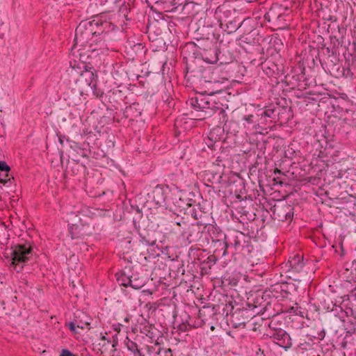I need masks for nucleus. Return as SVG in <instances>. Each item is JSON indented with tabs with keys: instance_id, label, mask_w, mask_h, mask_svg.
Wrapping results in <instances>:
<instances>
[{
	"instance_id": "f257e3e1",
	"label": "nucleus",
	"mask_w": 356,
	"mask_h": 356,
	"mask_svg": "<svg viewBox=\"0 0 356 356\" xmlns=\"http://www.w3.org/2000/svg\"><path fill=\"white\" fill-rule=\"evenodd\" d=\"M186 104L197 112L195 117L200 120L210 118L216 112L218 113L220 120L222 118L225 120L226 118L224 109L217 106V104L211 101L208 96L200 95L198 97H192L187 101Z\"/></svg>"
},
{
	"instance_id": "4c0bfd02",
	"label": "nucleus",
	"mask_w": 356,
	"mask_h": 356,
	"mask_svg": "<svg viewBox=\"0 0 356 356\" xmlns=\"http://www.w3.org/2000/svg\"><path fill=\"white\" fill-rule=\"evenodd\" d=\"M126 6H129V7L132 8V10L134 8V0H128L127 3H125Z\"/></svg>"
},
{
	"instance_id": "de8ad7c7",
	"label": "nucleus",
	"mask_w": 356,
	"mask_h": 356,
	"mask_svg": "<svg viewBox=\"0 0 356 356\" xmlns=\"http://www.w3.org/2000/svg\"><path fill=\"white\" fill-rule=\"evenodd\" d=\"M117 345H118V341H113V345H112V346H113V348H115V346H116Z\"/></svg>"
},
{
	"instance_id": "4be33fe9",
	"label": "nucleus",
	"mask_w": 356,
	"mask_h": 356,
	"mask_svg": "<svg viewBox=\"0 0 356 356\" xmlns=\"http://www.w3.org/2000/svg\"><path fill=\"white\" fill-rule=\"evenodd\" d=\"M140 236V242L145 245H154L156 243V239L153 236H151L149 234H143L142 233L139 234Z\"/></svg>"
},
{
	"instance_id": "0eeeda50",
	"label": "nucleus",
	"mask_w": 356,
	"mask_h": 356,
	"mask_svg": "<svg viewBox=\"0 0 356 356\" xmlns=\"http://www.w3.org/2000/svg\"><path fill=\"white\" fill-rule=\"evenodd\" d=\"M32 248L29 243L17 244L15 245L12 252V264L17 265L24 263L29 260V255L31 253Z\"/></svg>"
},
{
	"instance_id": "473e14b6",
	"label": "nucleus",
	"mask_w": 356,
	"mask_h": 356,
	"mask_svg": "<svg viewBox=\"0 0 356 356\" xmlns=\"http://www.w3.org/2000/svg\"><path fill=\"white\" fill-rule=\"evenodd\" d=\"M68 327L69 329L72 331V332H75L76 331V327H77V324H76V319L74 318V320L72 322H70L69 324H68Z\"/></svg>"
},
{
	"instance_id": "6e6552de",
	"label": "nucleus",
	"mask_w": 356,
	"mask_h": 356,
	"mask_svg": "<svg viewBox=\"0 0 356 356\" xmlns=\"http://www.w3.org/2000/svg\"><path fill=\"white\" fill-rule=\"evenodd\" d=\"M108 26L102 27L100 30V35L97 34V38H95L90 43H89L88 51L91 52H97V54H104L108 49V45L106 42V35L105 29Z\"/></svg>"
},
{
	"instance_id": "864d4df0",
	"label": "nucleus",
	"mask_w": 356,
	"mask_h": 356,
	"mask_svg": "<svg viewBox=\"0 0 356 356\" xmlns=\"http://www.w3.org/2000/svg\"><path fill=\"white\" fill-rule=\"evenodd\" d=\"M194 218H195V220H197V217L196 216V215H195V216H194Z\"/></svg>"
},
{
	"instance_id": "c03bdc74",
	"label": "nucleus",
	"mask_w": 356,
	"mask_h": 356,
	"mask_svg": "<svg viewBox=\"0 0 356 356\" xmlns=\"http://www.w3.org/2000/svg\"><path fill=\"white\" fill-rule=\"evenodd\" d=\"M170 177L171 180L177 181L175 179V175L174 174H172Z\"/></svg>"
},
{
	"instance_id": "2eb2a0df",
	"label": "nucleus",
	"mask_w": 356,
	"mask_h": 356,
	"mask_svg": "<svg viewBox=\"0 0 356 356\" xmlns=\"http://www.w3.org/2000/svg\"><path fill=\"white\" fill-rule=\"evenodd\" d=\"M10 171V166L3 161H0V183L4 186H8L13 177H8V172Z\"/></svg>"
},
{
	"instance_id": "2f4dec72",
	"label": "nucleus",
	"mask_w": 356,
	"mask_h": 356,
	"mask_svg": "<svg viewBox=\"0 0 356 356\" xmlns=\"http://www.w3.org/2000/svg\"><path fill=\"white\" fill-rule=\"evenodd\" d=\"M274 112H275L274 109L268 108V109H266V110L263 111L260 113V115L261 118H264L265 119L267 118H273Z\"/></svg>"
},
{
	"instance_id": "f03ea898",
	"label": "nucleus",
	"mask_w": 356,
	"mask_h": 356,
	"mask_svg": "<svg viewBox=\"0 0 356 356\" xmlns=\"http://www.w3.org/2000/svg\"><path fill=\"white\" fill-rule=\"evenodd\" d=\"M111 26L108 22H102L99 19H93L90 22H81L75 30L74 42L76 46L89 47V43L97 38V34L100 35V32L95 30L99 26Z\"/></svg>"
},
{
	"instance_id": "4468645a",
	"label": "nucleus",
	"mask_w": 356,
	"mask_h": 356,
	"mask_svg": "<svg viewBox=\"0 0 356 356\" xmlns=\"http://www.w3.org/2000/svg\"><path fill=\"white\" fill-rule=\"evenodd\" d=\"M171 223L173 226H176V227L173 228L175 231L183 236V234L187 230L191 222L184 217L177 216Z\"/></svg>"
},
{
	"instance_id": "9b49d317",
	"label": "nucleus",
	"mask_w": 356,
	"mask_h": 356,
	"mask_svg": "<svg viewBox=\"0 0 356 356\" xmlns=\"http://www.w3.org/2000/svg\"><path fill=\"white\" fill-rule=\"evenodd\" d=\"M304 266L303 257L298 254L290 257L288 262L286 264V267L288 268L287 271L292 273L302 272Z\"/></svg>"
},
{
	"instance_id": "393cba45",
	"label": "nucleus",
	"mask_w": 356,
	"mask_h": 356,
	"mask_svg": "<svg viewBox=\"0 0 356 356\" xmlns=\"http://www.w3.org/2000/svg\"><path fill=\"white\" fill-rule=\"evenodd\" d=\"M240 314V312L237 313L235 312L231 316V323L232 324V327L234 328H238V327H245V321H238V316Z\"/></svg>"
},
{
	"instance_id": "20e7f679",
	"label": "nucleus",
	"mask_w": 356,
	"mask_h": 356,
	"mask_svg": "<svg viewBox=\"0 0 356 356\" xmlns=\"http://www.w3.org/2000/svg\"><path fill=\"white\" fill-rule=\"evenodd\" d=\"M80 60L81 62L78 63L77 65H76V61L74 62V65L70 63L71 72L72 73L74 71L76 74H80L82 77L85 78L87 85L92 89L95 90L97 80V74L95 71L90 70L92 67L86 64V61L83 60V56L81 54H80Z\"/></svg>"
},
{
	"instance_id": "58836bf2",
	"label": "nucleus",
	"mask_w": 356,
	"mask_h": 356,
	"mask_svg": "<svg viewBox=\"0 0 356 356\" xmlns=\"http://www.w3.org/2000/svg\"><path fill=\"white\" fill-rule=\"evenodd\" d=\"M326 51L327 53L328 54V55L330 56V54H335V50L334 49H330V47H327L326 48Z\"/></svg>"
},
{
	"instance_id": "412c9836",
	"label": "nucleus",
	"mask_w": 356,
	"mask_h": 356,
	"mask_svg": "<svg viewBox=\"0 0 356 356\" xmlns=\"http://www.w3.org/2000/svg\"><path fill=\"white\" fill-rule=\"evenodd\" d=\"M216 314L214 311V307L209 306H204L201 309L199 310L198 316L201 318L202 322H205L207 321L206 316L207 314H212L214 315Z\"/></svg>"
},
{
	"instance_id": "7c9ffc66",
	"label": "nucleus",
	"mask_w": 356,
	"mask_h": 356,
	"mask_svg": "<svg viewBox=\"0 0 356 356\" xmlns=\"http://www.w3.org/2000/svg\"><path fill=\"white\" fill-rule=\"evenodd\" d=\"M140 332L141 333L145 334L147 337H151V335L153 334L151 331L152 330V325H144L140 324Z\"/></svg>"
},
{
	"instance_id": "ddd939ff",
	"label": "nucleus",
	"mask_w": 356,
	"mask_h": 356,
	"mask_svg": "<svg viewBox=\"0 0 356 356\" xmlns=\"http://www.w3.org/2000/svg\"><path fill=\"white\" fill-rule=\"evenodd\" d=\"M153 200L156 204L163 206L165 204V189L161 185H157L152 191Z\"/></svg>"
},
{
	"instance_id": "cd10ccee",
	"label": "nucleus",
	"mask_w": 356,
	"mask_h": 356,
	"mask_svg": "<svg viewBox=\"0 0 356 356\" xmlns=\"http://www.w3.org/2000/svg\"><path fill=\"white\" fill-rule=\"evenodd\" d=\"M188 318H190V316H187L186 318L185 319V321L178 325L177 331L184 332L191 330L193 326L188 323Z\"/></svg>"
},
{
	"instance_id": "423d86ee",
	"label": "nucleus",
	"mask_w": 356,
	"mask_h": 356,
	"mask_svg": "<svg viewBox=\"0 0 356 356\" xmlns=\"http://www.w3.org/2000/svg\"><path fill=\"white\" fill-rule=\"evenodd\" d=\"M204 224L200 222H191L187 230L184 232L182 237L188 243H197L202 237L205 230Z\"/></svg>"
},
{
	"instance_id": "37998d69",
	"label": "nucleus",
	"mask_w": 356,
	"mask_h": 356,
	"mask_svg": "<svg viewBox=\"0 0 356 356\" xmlns=\"http://www.w3.org/2000/svg\"><path fill=\"white\" fill-rule=\"evenodd\" d=\"M352 65H353V67L356 68V58L353 61Z\"/></svg>"
},
{
	"instance_id": "dca6fc26",
	"label": "nucleus",
	"mask_w": 356,
	"mask_h": 356,
	"mask_svg": "<svg viewBox=\"0 0 356 356\" xmlns=\"http://www.w3.org/2000/svg\"><path fill=\"white\" fill-rule=\"evenodd\" d=\"M115 276L120 285L125 287L129 286L131 267H125L122 271L117 273Z\"/></svg>"
},
{
	"instance_id": "49530a36",
	"label": "nucleus",
	"mask_w": 356,
	"mask_h": 356,
	"mask_svg": "<svg viewBox=\"0 0 356 356\" xmlns=\"http://www.w3.org/2000/svg\"><path fill=\"white\" fill-rule=\"evenodd\" d=\"M102 340L107 341L108 343H110L111 341L106 339L105 336L102 337Z\"/></svg>"
},
{
	"instance_id": "72a5a7b5",
	"label": "nucleus",
	"mask_w": 356,
	"mask_h": 356,
	"mask_svg": "<svg viewBox=\"0 0 356 356\" xmlns=\"http://www.w3.org/2000/svg\"><path fill=\"white\" fill-rule=\"evenodd\" d=\"M60 356H75L72 352L67 349H63Z\"/></svg>"
},
{
	"instance_id": "8fccbe9b",
	"label": "nucleus",
	"mask_w": 356,
	"mask_h": 356,
	"mask_svg": "<svg viewBox=\"0 0 356 356\" xmlns=\"http://www.w3.org/2000/svg\"><path fill=\"white\" fill-rule=\"evenodd\" d=\"M340 309H341V313H345L346 316H348L347 312H343L341 307H340Z\"/></svg>"
},
{
	"instance_id": "9d476101",
	"label": "nucleus",
	"mask_w": 356,
	"mask_h": 356,
	"mask_svg": "<svg viewBox=\"0 0 356 356\" xmlns=\"http://www.w3.org/2000/svg\"><path fill=\"white\" fill-rule=\"evenodd\" d=\"M204 227L213 243H220V244L222 243L224 246L225 245L227 235L219 227L212 224H207L204 225Z\"/></svg>"
},
{
	"instance_id": "ea45409f",
	"label": "nucleus",
	"mask_w": 356,
	"mask_h": 356,
	"mask_svg": "<svg viewBox=\"0 0 356 356\" xmlns=\"http://www.w3.org/2000/svg\"><path fill=\"white\" fill-rule=\"evenodd\" d=\"M99 5H104L108 0H95Z\"/></svg>"
},
{
	"instance_id": "c85d7f7f",
	"label": "nucleus",
	"mask_w": 356,
	"mask_h": 356,
	"mask_svg": "<svg viewBox=\"0 0 356 356\" xmlns=\"http://www.w3.org/2000/svg\"><path fill=\"white\" fill-rule=\"evenodd\" d=\"M84 318H85V320H82V319H80L79 317H77V316L75 317L78 328H81V329H86V328L89 329L90 328L89 325H90V323L87 321L88 319V317L84 316Z\"/></svg>"
},
{
	"instance_id": "a211bd4d",
	"label": "nucleus",
	"mask_w": 356,
	"mask_h": 356,
	"mask_svg": "<svg viewBox=\"0 0 356 356\" xmlns=\"http://www.w3.org/2000/svg\"><path fill=\"white\" fill-rule=\"evenodd\" d=\"M195 47L198 49V55H200V51H207L209 48L213 47L214 43L213 40L209 38H202L197 40V43L195 42Z\"/></svg>"
},
{
	"instance_id": "bb28decb",
	"label": "nucleus",
	"mask_w": 356,
	"mask_h": 356,
	"mask_svg": "<svg viewBox=\"0 0 356 356\" xmlns=\"http://www.w3.org/2000/svg\"><path fill=\"white\" fill-rule=\"evenodd\" d=\"M217 259L214 255H210L207 257V260H204L202 263V270H204L207 268V265H208L209 268H211V266L214 265L216 263Z\"/></svg>"
},
{
	"instance_id": "e433bc0d",
	"label": "nucleus",
	"mask_w": 356,
	"mask_h": 356,
	"mask_svg": "<svg viewBox=\"0 0 356 356\" xmlns=\"http://www.w3.org/2000/svg\"><path fill=\"white\" fill-rule=\"evenodd\" d=\"M253 118L254 116L252 115H250L248 116H245L244 120L247 121L249 124H251L253 122Z\"/></svg>"
},
{
	"instance_id": "a18cd8bd",
	"label": "nucleus",
	"mask_w": 356,
	"mask_h": 356,
	"mask_svg": "<svg viewBox=\"0 0 356 356\" xmlns=\"http://www.w3.org/2000/svg\"><path fill=\"white\" fill-rule=\"evenodd\" d=\"M58 140H59V143H60V144H62V145L63 144V138H62L61 136H60V137L58 138Z\"/></svg>"
},
{
	"instance_id": "603ef678",
	"label": "nucleus",
	"mask_w": 356,
	"mask_h": 356,
	"mask_svg": "<svg viewBox=\"0 0 356 356\" xmlns=\"http://www.w3.org/2000/svg\"><path fill=\"white\" fill-rule=\"evenodd\" d=\"M211 330H214V326H211Z\"/></svg>"
},
{
	"instance_id": "3c124183",
	"label": "nucleus",
	"mask_w": 356,
	"mask_h": 356,
	"mask_svg": "<svg viewBox=\"0 0 356 356\" xmlns=\"http://www.w3.org/2000/svg\"><path fill=\"white\" fill-rule=\"evenodd\" d=\"M271 323H273V327H275V323H273V321H271L269 324H271Z\"/></svg>"
},
{
	"instance_id": "39448f33",
	"label": "nucleus",
	"mask_w": 356,
	"mask_h": 356,
	"mask_svg": "<svg viewBox=\"0 0 356 356\" xmlns=\"http://www.w3.org/2000/svg\"><path fill=\"white\" fill-rule=\"evenodd\" d=\"M269 328L270 329L269 337L275 343L286 350L291 347V337L284 330L273 327V323L269 324Z\"/></svg>"
},
{
	"instance_id": "b1692460",
	"label": "nucleus",
	"mask_w": 356,
	"mask_h": 356,
	"mask_svg": "<svg viewBox=\"0 0 356 356\" xmlns=\"http://www.w3.org/2000/svg\"><path fill=\"white\" fill-rule=\"evenodd\" d=\"M132 11V8L129 7V6H126V3H124L119 9V14L123 16L127 20H131V17H129V14Z\"/></svg>"
},
{
	"instance_id": "a19ab883",
	"label": "nucleus",
	"mask_w": 356,
	"mask_h": 356,
	"mask_svg": "<svg viewBox=\"0 0 356 356\" xmlns=\"http://www.w3.org/2000/svg\"><path fill=\"white\" fill-rule=\"evenodd\" d=\"M352 268L356 271V259L352 262Z\"/></svg>"
},
{
	"instance_id": "09e8293b",
	"label": "nucleus",
	"mask_w": 356,
	"mask_h": 356,
	"mask_svg": "<svg viewBox=\"0 0 356 356\" xmlns=\"http://www.w3.org/2000/svg\"><path fill=\"white\" fill-rule=\"evenodd\" d=\"M156 350H157V349H155V350L152 349L151 353H149V354L151 355V354L155 353L156 355Z\"/></svg>"
},
{
	"instance_id": "5701e85b",
	"label": "nucleus",
	"mask_w": 356,
	"mask_h": 356,
	"mask_svg": "<svg viewBox=\"0 0 356 356\" xmlns=\"http://www.w3.org/2000/svg\"><path fill=\"white\" fill-rule=\"evenodd\" d=\"M69 232L72 239L80 238L83 235L78 225H69Z\"/></svg>"
},
{
	"instance_id": "c756f323",
	"label": "nucleus",
	"mask_w": 356,
	"mask_h": 356,
	"mask_svg": "<svg viewBox=\"0 0 356 356\" xmlns=\"http://www.w3.org/2000/svg\"><path fill=\"white\" fill-rule=\"evenodd\" d=\"M348 323H349L350 325H347L346 328L347 332L349 334L354 333L356 330V318L348 320Z\"/></svg>"
},
{
	"instance_id": "79ce46f5",
	"label": "nucleus",
	"mask_w": 356,
	"mask_h": 356,
	"mask_svg": "<svg viewBox=\"0 0 356 356\" xmlns=\"http://www.w3.org/2000/svg\"><path fill=\"white\" fill-rule=\"evenodd\" d=\"M274 174H275V175H281V174H282V172H281V170H279V169H277H277H275V170L274 171Z\"/></svg>"
},
{
	"instance_id": "c9c22d12",
	"label": "nucleus",
	"mask_w": 356,
	"mask_h": 356,
	"mask_svg": "<svg viewBox=\"0 0 356 356\" xmlns=\"http://www.w3.org/2000/svg\"><path fill=\"white\" fill-rule=\"evenodd\" d=\"M307 356H321V355L315 350H310L307 353Z\"/></svg>"
},
{
	"instance_id": "aec40b11",
	"label": "nucleus",
	"mask_w": 356,
	"mask_h": 356,
	"mask_svg": "<svg viewBox=\"0 0 356 356\" xmlns=\"http://www.w3.org/2000/svg\"><path fill=\"white\" fill-rule=\"evenodd\" d=\"M152 349H157L156 355L158 356H172V352L170 348H161L158 343H155L154 346L147 347V351L149 353H151Z\"/></svg>"
},
{
	"instance_id": "f3484780",
	"label": "nucleus",
	"mask_w": 356,
	"mask_h": 356,
	"mask_svg": "<svg viewBox=\"0 0 356 356\" xmlns=\"http://www.w3.org/2000/svg\"><path fill=\"white\" fill-rule=\"evenodd\" d=\"M181 54L184 58L191 59L199 58L198 49L195 47L193 42L186 43L182 49Z\"/></svg>"
},
{
	"instance_id": "6ab92c4d",
	"label": "nucleus",
	"mask_w": 356,
	"mask_h": 356,
	"mask_svg": "<svg viewBox=\"0 0 356 356\" xmlns=\"http://www.w3.org/2000/svg\"><path fill=\"white\" fill-rule=\"evenodd\" d=\"M124 343L128 350L130 351L134 356H145L142 353L141 349L139 348L138 345L136 342L130 340L129 338H127Z\"/></svg>"
},
{
	"instance_id": "1a4fd4ad",
	"label": "nucleus",
	"mask_w": 356,
	"mask_h": 356,
	"mask_svg": "<svg viewBox=\"0 0 356 356\" xmlns=\"http://www.w3.org/2000/svg\"><path fill=\"white\" fill-rule=\"evenodd\" d=\"M220 53L216 46L213 44V47L209 48L207 51H200L199 58L210 64L217 63L218 62H219V65L228 63V61L223 60L220 57Z\"/></svg>"
},
{
	"instance_id": "7ed1b4c3",
	"label": "nucleus",
	"mask_w": 356,
	"mask_h": 356,
	"mask_svg": "<svg viewBox=\"0 0 356 356\" xmlns=\"http://www.w3.org/2000/svg\"><path fill=\"white\" fill-rule=\"evenodd\" d=\"M223 255L227 254L229 248L235 253H240L244 257H249L253 251L251 238L241 232L234 230L227 235Z\"/></svg>"
},
{
	"instance_id": "a878e982",
	"label": "nucleus",
	"mask_w": 356,
	"mask_h": 356,
	"mask_svg": "<svg viewBox=\"0 0 356 356\" xmlns=\"http://www.w3.org/2000/svg\"><path fill=\"white\" fill-rule=\"evenodd\" d=\"M219 132H221L220 127H216V128L212 129L209 132V134L208 136L209 140H211V142H214V143L218 141L220 139V136H218Z\"/></svg>"
},
{
	"instance_id": "f704fd0d",
	"label": "nucleus",
	"mask_w": 356,
	"mask_h": 356,
	"mask_svg": "<svg viewBox=\"0 0 356 356\" xmlns=\"http://www.w3.org/2000/svg\"><path fill=\"white\" fill-rule=\"evenodd\" d=\"M325 336V332L323 330H321V332H319L318 333V336L317 337H314L316 338L318 340H322V339H324Z\"/></svg>"
},
{
	"instance_id": "f8f14e48",
	"label": "nucleus",
	"mask_w": 356,
	"mask_h": 356,
	"mask_svg": "<svg viewBox=\"0 0 356 356\" xmlns=\"http://www.w3.org/2000/svg\"><path fill=\"white\" fill-rule=\"evenodd\" d=\"M129 286L134 289H141L146 283V279L140 273L131 268Z\"/></svg>"
}]
</instances>
